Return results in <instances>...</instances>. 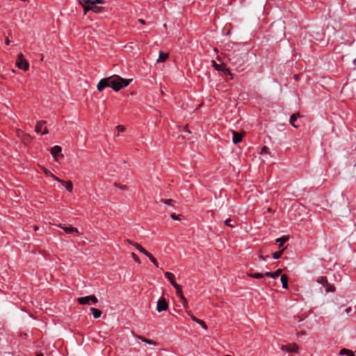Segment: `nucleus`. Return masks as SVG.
<instances>
[{"label":"nucleus","mask_w":356,"mask_h":356,"mask_svg":"<svg viewBox=\"0 0 356 356\" xmlns=\"http://www.w3.org/2000/svg\"><path fill=\"white\" fill-rule=\"evenodd\" d=\"M280 349L287 353H296L298 350V346L296 343L288 345H282Z\"/></svg>","instance_id":"nucleus-4"},{"label":"nucleus","mask_w":356,"mask_h":356,"mask_svg":"<svg viewBox=\"0 0 356 356\" xmlns=\"http://www.w3.org/2000/svg\"><path fill=\"white\" fill-rule=\"evenodd\" d=\"M36 356H44L43 354H38Z\"/></svg>","instance_id":"nucleus-49"},{"label":"nucleus","mask_w":356,"mask_h":356,"mask_svg":"<svg viewBox=\"0 0 356 356\" xmlns=\"http://www.w3.org/2000/svg\"><path fill=\"white\" fill-rule=\"evenodd\" d=\"M174 288L176 289L177 296L180 298V300L185 297L183 294L181 286L179 284H174Z\"/></svg>","instance_id":"nucleus-10"},{"label":"nucleus","mask_w":356,"mask_h":356,"mask_svg":"<svg viewBox=\"0 0 356 356\" xmlns=\"http://www.w3.org/2000/svg\"><path fill=\"white\" fill-rule=\"evenodd\" d=\"M147 257L149 259V260L154 264V266L157 268H159V264L156 261V259L152 256V254L149 252V254L147 255Z\"/></svg>","instance_id":"nucleus-24"},{"label":"nucleus","mask_w":356,"mask_h":356,"mask_svg":"<svg viewBox=\"0 0 356 356\" xmlns=\"http://www.w3.org/2000/svg\"><path fill=\"white\" fill-rule=\"evenodd\" d=\"M294 78H295L296 79H298V75H295V76H294Z\"/></svg>","instance_id":"nucleus-50"},{"label":"nucleus","mask_w":356,"mask_h":356,"mask_svg":"<svg viewBox=\"0 0 356 356\" xmlns=\"http://www.w3.org/2000/svg\"><path fill=\"white\" fill-rule=\"evenodd\" d=\"M59 227L63 229L67 234H73V233H79V230L77 228L74 227L72 226H62L59 225Z\"/></svg>","instance_id":"nucleus-6"},{"label":"nucleus","mask_w":356,"mask_h":356,"mask_svg":"<svg viewBox=\"0 0 356 356\" xmlns=\"http://www.w3.org/2000/svg\"><path fill=\"white\" fill-rule=\"evenodd\" d=\"M281 273H282V270L281 269H277V270H275L273 273L266 272L265 273V275L267 276V277H272L273 279H275V278L278 277L280 275Z\"/></svg>","instance_id":"nucleus-9"},{"label":"nucleus","mask_w":356,"mask_h":356,"mask_svg":"<svg viewBox=\"0 0 356 356\" xmlns=\"http://www.w3.org/2000/svg\"><path fill=\"white\" fill-rule=\"evenodd\" d=\"M168 58V54L162 51H160L159 53V57L157 60V62H164L167 60Z\"/></svg>","instance_id":"nucleus-19"},{"label":"nucleus","mask_w":356,"mask_h":356,"mask_svg":"<svg viewBox=\"0 0 356 356\" xmlns=\"http://www.w3.org/2000/svg\"><path fill=\"white\" fill-rule=\"evenodd\" d=\"M197 323L200 325L204 330H207V325L202 320L199 319Z\"/></svg>","instance_id":"nucleus-32"},{"label":"nucleus","mask_w":356,"mask_h":356,"mask_svg":"<svg viewBox=\"0 0 356 356\" xmlns=\"http://www.w3.org/2000/svg\"><path fill=\"white\" fill-rule=\"evenodd\" d=\"M261 154L263 156H264L265 155H267V154L270 155V152H269V148L267 147L266 146L263 147L261 149Z\"/></svg>","instance_id":"nucleus-25"},{"label":"nucleus","mask_w":356,"mask_h":356,"mask_svg":"<svg viewBox=\"0 0 356 356\" xmlns=\"http://www.w3.org/2000/svg\"><path fill=\"white\" fill-rule=\"evenodd\" d=\"M131 81V79H123L118 75H113L102 79L97 83V88L101 92L106 87H110L115 91H119L122 88L127 86Z\"/></svg>","instance_id":"nucleus-1"},{"label":"nucleus","mask_w":356,"mask_h":356,"mask_svg":"<svg viewBox=\"0 0 356 356\" xmlns=\"http://www.w3.org/2000/svg\"><path fill=\"white\" fill-rule=\"evenodd\" d=\"M131 256L136 262H137L138 264H140V260L136 253L132 252Z\"/></svg>","instance_id":"nucleus-31"},{"label":"nucleus","mask_w":356,"mask_h":356,"mask_svg":"<svg viewBox=\"0 0 356 356\" xmlns=\"http://www.w3.org/2000/svg\"><path fill=\"white\" fill-rule=\"evenodd\" d=\"M164 275H165V277L166 279H168L171 284L174 286V284H177L176 282H175V276L173 273H170V272H165L164 273Z\"/></svg>","instance_id":"nucleus-7"},{"label":"nucleus","mask_w":356,"mask_h":356,"mask_svg":"<svg viewBox=\"0 0 356 356\" xmlns=\"http://www.w3.org/2000/svg\"><path fill=\"white\" fill-rule=\"evenodd\" d=\"M116 129H117V131H118V132H123V131H125V127H124V126H122V125H118V126L116 127Z\"/></svg>","instance_id":"nucleus-36"},{"label":"nucleus","mask_w":356,"mask_h":356,"mask_svg":"<svg viewBox=\"0 0 356 356\" xmlns=\"http://www.w3.org/2000/svg\"><path fill=\"white\" fill-rule=\"evenodd\" d=\"M300 117L299 113H293L291 115L289 122L295 128H297L298 126L295 124V122L297 120V119Z\"/></svg>","instance_id":"nucleus-11"},{"label":"nucleus","mask_w":356,"mask_h":356,"mask_svg":"<svg viewBox=\"0 0 356 356\" xmlns=\"http://www.w3.org/2000/svg\"><path fill=\"white\" fill-rule=\"evenodd\" d=\"M62 148L59 145H55L51 149V154L56 157L60 152H61Z\"/></svg>","instance_id":"nucleus-13"},{"label":"nucleus","mask_w":356,"mask_h":356,"mask_svg":"<svg viewBox=\"0 0 356 356\" xmlns=\"http://www.w3.org/2000/svg\"><path fill=\"white\" fill-rule=\"evenodd\" d=\"M225 356H231V355H225Z\"/></svg>","instance_id":"nucleus-52"},{"label":"nucleus","mask_w":356,"mask_h":356,"mask_svg":"<svg viewBox=\"0 0 356 356\" xmlns=\"http://www.w3.org/2000/svg\"><path fill=\"white\" fill-rule=\"evenodd\" d=\"M347 356H355L353 352L350 351V353L347 355Z\"/></svg>","instance_id":"nucleus-47"},{"label":"nucleus","mask_w":356,"mask_h":356,"mask_svg":"<svg viewBox=\"0 0 356 356\" xmlns=\"http://www.w3.org/2000/svg\"><path fill=\"white\" fill-rule=\"evenodd\" d=\"M134 246L138 250H139L140 252L143 253L145 255H148L149 252H147L146 250H145L140 244L135 243L134 244Z\"/></svg>","instance_id":"nucleus-21"},{"label":"nucleus","mask_w":356,"mask_h":356,"mask_svg":"<svg viewBox=\"0 0 356 356\" xmlns=\"http://www.w3.org/2000/svg\"><path fill=\"white\" fill-rule=\"evenodd\" d=\"M84 1L87 3V4H90L91 5V11L95 13H101L102 10H103V8L102 6H99L97 5H96L97 3H96V0L95 1H92V0H84Z\"/></svg>","instance_id":"nucleus-5"},{"label":"nucleus","mask_w":356,"mask_h":356,"mask_svg":"<svg viewBox=\"0 0 356 356\" xmlns=\"http://www.w3.org/2000/svg\"><path fill=\"white\" fill-rule=\"evenodd\" d=\"M90 311H91V313L92 314L93 317L95 318H99L101 317L102 312L99 309L94 308V307H91Z\"/></svg>","instance_id":"nucleus-14"},{"label":"nucleus","mask_w":356,"mask_h":356,"mask_svg":"<svg viewBox=\"0 0 356 356\" xmlns=\"http://www.w3.org/2000/svg\"><path fill=\"white\" fill-rule=\"evenodd\" d=\"M161 201L163 202L165 204H168V205H171L172 203L173 202V200H171V199H169V200H162Z\"/></svg>","instance_id":"nucleus-39"},{"label":"nucleus","mask_w":356,"mask_h":356,"mask_svg":"<svg viewBox=\"0 0 356 356\" xmlns=\"http://www.w3.org/2000/svg\"><path fill=\"white\" fill-rule=\"evenodd\" d=\"M61 184L65 187V188L67 189V191H69V192L72 191L73 184H72V181H63Z\"/></svg>","instance_id":"nucleus-16"},{"label":"nucleus","mask_w":356,"mask_h":356,"mask_svg":"<svg viewBox=\"0 0 356 356\" xmlns=\"http://www.w3.org/2000/svg\"><path fill=\"white\" fill-rule=\"evenodd\" d=\"M138 22L140 23H141L142 24H145V21L143 19H139Z\"/></svg>","instance_id":"nucleus-44"},{"label":"nucleus","mask_w":356,"mask_h":356,"mask_svg":"<svg viewBox=\"0 0 356 356\" xmlns=\"http://www.w3.org/2000/svg\"><path fill=\"white\" fill-rule=\"evenodd\" d=\"M10 42L9 39H8V38H7V39H6V44H7V45H9V44H10Z\"/></svg>","instance_id":"nucleus-48"},{"label":"nucleus","mask_w":356,"mask_h":356,"mask_svg":"<svg viewBox=\"0 0 356 356\" xmlns=\"http://www.w3.org/2000/svg\"><path fill=\"white\" fill-rule=\"evenodd\" d=\"M242 138H243V136H242L241 134L236 132V131H233L232 142L234 144H238V143H240L242 140Z\"/></svg>","instance_id":"nucleus-8"},{"label":"nucleus","mask_w":356,"mask_h":356,"mask_svg":"<svg viewBox=\"0 0 356 356\" xmlns=\"http://www.w3.org/2000/svg\"><path fill=\"white\" fill-rule=\"evenodd\" d=\"M317 282L319 283V284H321L323 286H325L326 284H328V282H327V279L326 277H320L318 280H317Z\"/></svg>","instance_id":"nucleus-22"},{"label":"nucleus","mask_w":356,"mask_h":356,"mask_svg":"<svg viewBox=\"0 0 356 356\" xmlns=\"http://www.w3.org/2000/svg\"><path fill=\"white\" fill-rule=\"evenodd\" d=\"M168 302L166 301L164 297H161L156 304V310L158 312H161L163 311H166L168 308Z\"/></svg>","instance_id":"nucleus-3"},{"label":"nucleus","mask_w":356,"mask_h":356,"mask_svg":"<svg viewBox=\"0 0 356 356\" xmlns=\"http://www.w3.org/2000/svg\"><path fill=\"white\" fill-rule=\"evenodd\" d=\"M225 224L230 227H234L236 226V222L230 218L225 220Z\"/></svg>","instance_id":"nucleus-23"},{"label":"nucleus","mask_w":356,"mask_h":356,"mask_svg":"<svg viewBox=\"0 0 356 356\" xmlns=\"http://www.w3.org/2000/svg\"><path fill=\"white\" fill-rule=\"evenodd\" d=\"M264 275H265V274L264 275V274L259 273L250 274V277L255 278V279H261L264 277Z\"/></svg>","instance_id":"nucleus-26"},{"label":"nucleus","mask_w":356,"mask_h":356,"mask_svg":"<svg viewBox=\"0 0 356 356\" xmlns=\"http://www.w3.org/2000/svg\"><path fill=\"white\" fill-rule=\"evenodd\" d=\"M77 301L80 305H89L90 296L78 298Z\"/></svg>","instance_id":"nucleus-12"},{"label":"nucleus","mask_w":356,"mask_h":356,"mask_svg":"<svg viewBox=\"0 0 356 356\" xmlns=\"http://www.w3.org/2000/svg\"><path fill=\"white\" fill-rule=\"evenodd\" d=\"M129 244L134 245V244H135L136 243H133L132 241H131L129 239H127V241Z\"/></svg>","instance_id":"nucleus-46"},{"label":"nucleus","mask_w":356,"mask_h":356,"mask_svg":"<svg viewBox=\"0 0 356 356\" xmlns=\"http://www.w3.org/2000/svg\"><path fill=\"white\" fill-rule=\"evenodd\" d=\"M171 218H173V219H175V220L178 219V218L177 217V216H176V214H175V213H172V214L171 215Z\"/></svg>","instance_id":"nucleus-43"},{"label":"nucleus","mask_w":356,"mask_h":356,"mask_svg":"<svg viewBox=\"0 0 356 356\" xmlns=\"http://www.w3.org/2000/svg\"><path fill=\"white\" fill-rule=\"evenodd\" d=\"M260 259H263V260L264 259V257H263V256H261V257H260Z\"/></svg>","instance_id":"nucleus-51"},{"label":"nucleus","mask_w":356,"mask_h":356,"mask_svg":"<svg viewBox=\"0 0 356 356\" xmlns=\"http://www.w3.org/2000/svg\"><path fill=\"white\" fill-rule=\"evenodd\" d=\"M16 65L20 69L24 71H27L29 68V64L28 61L24 59V55L22 53H19L17 55V58L16 60Z\"/></svg>","instance_id":"nucleus-2"},{"label":"nucleus","mask_w":356,"mask_h":356,"mask_svg":"<svg viewBox=\"0 0 356 356\" xmlns=\"http://www.w3.org/2000/svg\"><path fill=\"white\" fill-rule=\"evenodd\" d=\"M44 173L46 175L51 176V174H52L49 170H44Z\"/></svg>","instance_id":"nucleus-42"},{"label":"nucleus","mask_w":356,"mask_h":356,"mask_svg":"<svg viewBox=\"0 0 356 356\" xmlns=\"http://www.w3.org/2000/svg\"><path fill=\"white\" fill-rule=\"evenodd\" d=\"M283 252V250L280 252H275L273 253V258L274 259H277L281 257Z\"/></svg>","instance_id":"nucleus-28"},{"label":"nucleus","mask_w":356,"mask_h":356,"mask_svg":"<svg viewBox=\"0 0 356 356\" xmlns=\"http://www.w3.org/2000/svg\"><path fill=\"white\" fill-rule=\"evenodd\" d=\"M350 350H348V349H346V348H343L340 350L339 352V355H348L349 353H350Z\"/></svg>","instance_id":"nucleus-33"},{"label":"nucleus","mask_w":356,"mask_h":356,"mask_svg":"<svg viewBox=\"0 0 356 356\" xmlns=\"http://www.w3.org/2000/svg\"><path fill=\"white\" fill-rule=\"evenodd\" d=\"M187 314L191 318V319L194 321V322H196L197 323V321H199L198 318H197L195 316H194L193 314H191V312H187Z\"/></svg>","instance_id":"nucleus-35"},{"label":"nucleus","mask_w":356,"mask_h":356,"mask_svg":"<svg viewBox=\"0 0 356 356\" xmlns=\"http://www.w3.org/2000/svg\"><path fill=\"white\" fill-rule=\"evenodd\" d=\"M45 123V121H39L37 122L36 125H35V131L36 133L38 134H41V132L42 131V127H43V124Z\"/></svg>","instance_id":"nucleus-17"},{"label":"nucleus","mask_w":356,"mask_h":356,"mask_svg":"<svg viewBox=\"0 0 356 356\" xmlns=\"http://www.w3.org/2000/svg\"><path fill=\"white\" fill-rule=\"evenodd\" d=\"M180 300H181V304L184 308L188 307V301L185 297L184 298L181 299Z\"/></svg>","instance_id":"nucleus-30"},{"label":"nucleus","mask_w":356,"mask_h":356,"mask_svg":"<svg viewBox=\"0 0 356 356\" xmlns=\"http://www.w3.org/2000/svg\"><path fill=\"white\" fill-rule=\"evenodd\" d=\"M51 177H52L55 181H57L60 183H62L63 180L60 179L58 177L55 176L54 174H51Z\"/></svg>","instance_id":"nucleus-38"},{"label":"nucleus","mask_w":356,"mask_h":356,"mask_svg":"<svg viewBox=\"0 0 356 356\" xmlns=\"http://www.w3.org/2000/svg\"><path fill=\"white\" fill-rule=\"evenodd\" d=\"M346 312L349 314L350 313V312L352 311V308L350 307H348V308L346 309Z\"/></svg>","instance_id":"nucleus-41"},{"label":"nucleus","mask_w":356,"mask_h":356,"mask_svg":"<svg viewBox=\"0 0 356 356\" xmlns=\"http://www.w3.org/2000/svg\"><path fill=\"white\" fill-rule=\"evenodd\" d=\"M137 338L140 340H141L144 343H146L149 345H152V346H156V342L153 341V340H151V339H147L146 338H144L141 336H138Z\"/></svg>","instance_id":"nucleus-15"},{"label":"nucleus","mask_w":356,"mask_h":356,"mask_svg":"<svg viewBox=\"0 0 356 356\" xmlns=\"http://www.w3.org/2000/svg\"><path fill=\"white\" fill-rule=\"evenodd\" d=\"M49 133V131L47 129V128H44V130L41 132V134L42 135H45V134H47Z\"/></svg>","instance_id":"nucleus-40"},{"label":"nucleus","mask_w":356,"mask_h":356,"mask_svg":"<svg viewBox=\"0 0 356 356\" xmlns=\"http://www.w3.org/2000/svg\"><path fill=\"white\" fill-rule=\"evenodd\" d=\"M325 287L326 292H332L335 290V287L332 284H330L329 282H328V284H326V286Z\"/></svg>","instance_id":"nucleus-27"},{"label":"nucleus","mask_w":356,"mask_h":356,"mask_svg":"<svg viewBox=\"0 0 356 356\" xmlns=\"http://www.w3.org/2000/svg\"><path fill=\"white\" fill-rule=\"evenodd\" d=\"M89 10H91V5L88 4V6L83 7L84 14L86 15Z\"/></svg>","instance_id":"nucleus-37"},{"label":"nucleus","mask_w":356,"mask_h":356,"mask_svg":"<svg viewBox=\"0 0 356 356\" xmlns=\"http://www.w3.org/2000/svg\"><path fill=\"white\" fill-rule=\"evenodd\" d=\"M287 239L288 238L286 237H281V238H278L276 240V241L278 243H280V246H281L284 243H285L287 241Z\"/></svg>","instance_id":"nucleus-29"},{"label":"nucleus","mask_w":356,"mask_h":356,"mask_svg":"<svg viewBox=\"0 0 356 356\" xmlns=\"http://www.w3.org/2000/svg\"><path fill=\"white\" fill-rule=\"evenodd\" d=\"M212 66L217 71H224L225 67L223 65L218 64L214 60L212 61Z\"/></svg>","instance_id":"nucleus-20"},{"label":"nucleus","mask_w":356,"mask_h":356,"mask_svg":"<svg viewBox=\"0 0 356 356\" xmlns=\"http://www.w3.org/2000/svg\"><path fill=\"white\" fill-rule=\"evenodd\" d=\"M281 282L283 289H288V277L286 275L281 276Z\"/></svg>","instance_id":"nucleus-18"},{"label":"nucleus","mask_w":356,"mask_h":356,"mask_svg":"<svg viewBox=\"0 0 356 356\" xmlns=\"http://www.w3.org/2000/svg\"><path fill=\"white\" fill-rule=\"evenodd\" d=\"M90 301H92L93 303H97L98 300L97 297L94 295L90 296Z\"/></svg>","instance_id":"nucleus-34"},{"label":"nucleus","mask_w":356,"mask_h":356,"mask_svg":"<svg viewBox=\"0 0 356 356\" xmlns=\"http://www.w3.org/2000/svg\"><path fill=\"white\" fill-rule=\"evenodd\" d=\"M96 3H97L98 4H102L104 1L102 0H96Z\"/></svg>","instance_id":"nucleus-45"}]
</instances>
